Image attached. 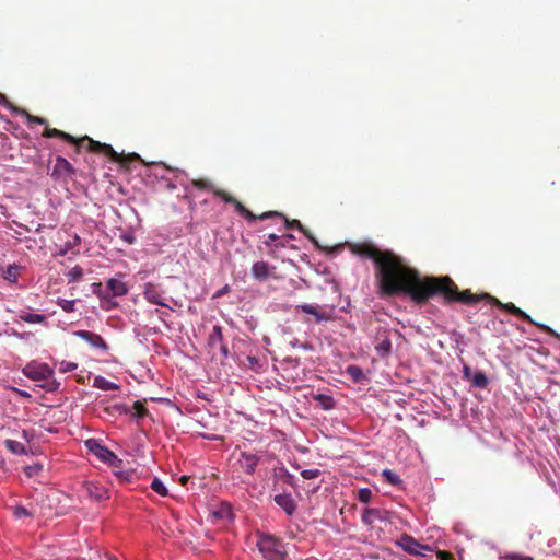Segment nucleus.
Segmentation results:
<instances>
[{"mask_svg":"<svg viewBox=\"0 0 560 560\" xmlns=\"http://www.w3.org/2000/svg\"><path fill=\"white\" fill-rule=\"evenodd\" d=\"M78 368V364L74 363V362H70V361H65L62 360L60 363H59V371L61 373H67V372H71L73 370H75Z\"/></svg>","mask_w":560,"mask_h":560,"instance_id":"obj_40","label":"nucleus"},{"mask_svg":"<svg viewBox=\"0 0 560 560\" xmlns=\"http://www.w3.org/2000/svg\"><path fill=\"white\" fill-rule=\"evenodd\" d=\"M57 304L67 313L75 311V300L58 299Z\"/></svg>","mask_w":560,"mask_h":560,"instance_id":"obj_33","label":"nucleus"},{"mask_svg":"<svg viewBox=\"0 0 560 560\" xmlns=\"http://www.w3.org/2000/svg\"><path fill=\"white\" fill-rule=\"evenodd\" d=\"M191 185L200 190H210L215 197L221 198L226 203L233 205L237 213L244 217L248 222L256 221V214L248 210L241 201H238L230 192L223 189L215 188L211 180L207 178L194 179L191 182Z\"/></svg>","mask_w":560,"mask_h":560,"instance_id":"obj_4","label":"nucleus"},{"mask_svg":"<svg viewBox=\"0 0 560 560\" xmlns=\"http://www.w3.org/2000/svg\"><path fill=\"white\" fill-rule=\"evenodd\" d=\"M240 465L242 469L248 474L253 475L255 472V469L259 463V457L255 454L243 452L240 456Z\"/></svg>","mask_w":560,"mask_h":560,"instance_id":"obj_17","label":"nucleus"},{"mask_svg":"<svg viewBox=\"0 0 560 560\" xmlns=\"http://www.w3.org/2000/svg\"><path fill=\"white\" fill-rule=\"evenodd\" d=\"M396 545L412 556H425L424 551H431L429 546L420 544L408 534L401 535V537L396 541Z\"/></svg>","mask_w":560,"mask_h":560,"instance_id":"obj_9","label":"nucleus"},{"mask_svg":"<svg viewBox=\"0 0 560 560\" xmlns=\"http://www.w3.org/2000/svg\"><path fill=\"white\" fill-rule=\"evenodd\" d=\"M43 137L45 138H59L68 143L75 144V153H79L83 143L88 142L86 150L94 153H103L107 155L113 162L120 163L122 165H127L131 160H139L140 156L137 153H132L129 155H124L116 152L110 144L103 143L96 140H93L89 136H84L82 138H75L70 133H67L57 128H46L43 132Z\"/></svg>","mask_w":560,"mask_h":560,"instance_id":"obj_3","label":"nucleus"},{"mask_svg":"<svg viewBox=\"0 0 560 560\" xmlns=\"http://www.w3.org/2000/svg\"><path fill=\"white\" fill-rule=\"evenodd\" d=\"M59 384L56 383L55 381L44 385V387L49 390V392H52V390H56L58 388Z\"/></svg>","mask_w":560,"mask_h":560,"instance_id":"obj_48","label":"nucleus"},{"mask_svg":"<svg viewBox=\"0 0 560 560\" xmlns=\"http://www.w3.org/2000/svg\"><path fill=\"white\" fill-rule=\"evenodd\" d=\"M211 516L214 520H219L222 522H229L233 517L232 509L229 504L223 503L211 513Z\"/></svg>","mask_w":560,"mask_h":560,"instance_id":"obj_20","label":"nucleus"},{"mask_svg":"<svg viewBox=\"0 0 560 560\" xmlns=\"http://www.w3.org/2000/svg\"><path fill=\"white\" fill-rule=\"evenodd\" d=\"M14 113L25 116L27 121L31 124H38V125H46V126L48 124L45 118L39 117V116H34V115L30 114L27 110L20 108V107L14 108Z\"/></svg>","mask_w":560,"mask_h":560,"instance_id":"obj_27","label":"nucleus"},{"mask_svg":"<svg viewBox=\"0 0 560 560\" xmlns=\"http://www.w3.org/2000/svg\"><path fill=\"white\" fill-rule=\"evenodd\" d=\"M434 296H441L443 301L447 304L457 302L466 305H471L480 301H486L492 305L500 307L501 310L511 313L512 315L518 318H522L523 320L528 322L529 324L539 327L541 330L550 335H553V330L550 327L536 323L527 313H525L523 310L517 307L512 302L503 303L499 299L489 293L475 294L470 290L459 291L456 283L448 276L438 278L434 290L432 292V298Z\"/></svg>","mask_w":560,"mask_h":560,"instance_id":"obj_2","label":"nucleus"},{"mask_svg":"<svg viewBox=\"0 0 560 560\" xmlns=\"http://www.w3.org/2000/svg\"><path fill=\"white\" fill-rule=\"evenodd\" d=\"M298 311H301L305 314H310L314 316L315 323L319 324L323 322H329L334 318V307H330L327 310L326 307H323L320 305H313V304H302L296 306Z\"/></svg>","mask_w":560,"mask_h":560,"instance_id":"obj_10","label":"nucleus"},{"mask_svg":"<svg viewBox=\"0 0 560 560\" xmlns=\"http://www.w3.org/2000/svg\"><path fill=\"white\" fill-rule=\"evenodd\" d=\"M50 175L56 179L67 183L68 180L73 179L77 175V170L66 158L57 155Z\"/></svg>","mask_w":560,"mask_h":560,"instance_id":"obj_8","label":"nucleus"},{"mask_svg":"<svg viewBox=\"0 0 560 560\" xmlns=\"http://www.w3.org/2000/svg\"><path fill=\"white\" fill-rule=\"evenodd\" d=\"M21 319L30 324H42L46 322V317L42 314L26 313L21 315Z\"/></svg>","mask_w":560,"mask_h":560,"instance_id":"obj_30","label":"nucleus"},{"mask_svg":"<svg viewBox=\"0 0 560 560\" xmlns=\"http://www.w3.org/2000/svg\"><path fill=\"white\" fill-rule=\"evenodd\" d=\"M278 240H279V236L277 234L270 233V234H268L267 240L265 241V244L269 247L275 246L277 248V247H279V245L275 244V243Z\"/></svg>","mask_w":560,"mask_h":560,"instance_id":"obj_44","label":"nucleus"},{"mask_svg":"<svg viewBox=\"0 0 560 560\" xmlns=\"http://www.w3.org/2000/svg\"><path fill=\"white\" fill-rule=\"evenodd\" d=\"M472 386L477 388H486L489 384L487 375L482 371H477L470 378Z\"/></svg>","mask_w":560,"mask_h":560,"instance_id":"obj_28","label":"nucleus"},{"mask_svg":"<svg viewBox=\"0 0 560 560\" xmlns=\"http://www.w3.org/2000/svg\"><path fill=\"white\" fill-rule=\"evenodd\" d=\"M316 401L319 402V405L325 410H330L335 407V400L331 396L325 395V394H318L314 397Z\"/></svg>","mask_w":560,"mask_h":560,"instance_id":"obj_29","label":"nucleus"},{"mask_svg":"<svg viewBox=\"0 0 560 560\" xmlns=\"http://www.w3.org/2000/svg\"><path fill=\"white\" fill-rule=\"evenodd\" d=\"M14 516L18 518L31 517L32 513L24 506H16L14 510Z\"/></svg>","mask_w":560,"mask_h":560,"instance_id":"obj_42","label":"nucleus"},{"mask_svg":"<svg viewBox=\"0 0 560 560\" xmlns=\"http://www.w3.org/2000/svg\"><path fill=\"white\" fill-rule=\"evenodd\" d=\"M23 373L33 381H47L52 376L54 371L45 363H28L23 369Z\"/></svg>","mask_w":560,"mask_h":560,"instance_id":"obj_11","label":"nucleus"},{"mask_svg":"<svg viewBox=\"0 0 560 560\" xmlns=\"http://www.w3.org/2000/svg\"><path fill=\"white\" fill-rule=\"evenodd\" d=\"M151 489L162 497H166L168 494L167 488L159 478L153 479L151 482Z\"/></svg>","mask_w":560,"mask_h":560,"instance_id":"obj_32","label":"nucleus"},{"mask_svg":"<svg viewBox=\"0 0 560 560\" xmlns=\"http://www.w3.org/2000/svg\"><path fill=\"white\" fill-rule=\"evenodd\" d=\"M273 269L275 267H271L268 262L260 260L253 265L252 275L258 281H266Z\"/></svg>","mask_w":560,"mask_h":560,"instance_id":"obj_16","label":"nucleus"},{"mask_svg":"<svg viewBox=\"0 0 560 560\" xmlns=\"http://www.w3.org/2000/svg\"><path fill=\"white\" fill-rule=\"evenodd\" d=\"M93 386L102 390H115L119 388L117 384L106 380L101 375L94 377Z\"/></svg>","mask_w":560,"mask_h":560,"instance_id":"obj_24","label":"nucleus"},{"mask_svg":"<svg viewBox=\"0 0 560 560\" xmlns=\"http://www.w3.org/2000/svg\"><path fill=\"white\" fill-rule=\"evenodd\" d=\"M164 291L159 284L148 282L144 284L143 295L145 300L152 304L167 307L163 299Z\"/></svg>","mask_w":560,"mask_h":560,"instance_id":"obj_12","label":"nucleus"},{"mask_svg":"<svg viewBox=\"0 0 560 560\" xmlns=\"http://www.w3.org/2000/svg\"><path fill=\"white\" fill-rule=\"evenodd\" d=\"M93 292L100 298L102 301V307L109 310L110 307H114L117 305V303L112 302V300L108 298V294L102 290V283H93Z\"/></svg>","mask_w":560,"mask_h":560,"instance_id":"obj_21","label":"nucleus"},{"mask_svg":"<svg viewBox=\"0 0 560 560\" xmlns=\"http://www.w3.org/2000/svg\"><path fill=\"white\" fill-rule=\"evenodd\" d=\"M83 276V269L80 266H74L67 273V278L69 282L79 281Z\"/></svg>","mask_w":560,"mask_h":560,"instance_id":"obj_34","label":"nucleus"},{"mask_svg":"<svg viewBox=\"0 0 560 560\" xmlns=\"http://www.w3.org/2000/svg\"><path fill=\"white\" fill-rule=\"evenodd\" d=\"M188 480H189V477L185 476V475L179 478V482L182 486H186Z\"/></svg>","mask_w":560,"mask_h":560,"instance_id":"obj_51","label":"nucleus"},{"mask_svg":"<svg viewBox=\"0 0 560 560\" xmlns=\"http://www.w3.org/2000/svg\"><path fill=\"white\" fill-rule=\"evenodd\" d=\"M357 498L361 503H369L372 498V491L369 488H361L357 493Z\"/></svg>","mask_w":560,"mask_h":560,"instance_id":"obj_37","label":"nucleus"},{"mask_svg":"<svg viewBox=\"0 0 560 560\" xmlns=\"http://www.w3.org/2000/svg\"><path fill=\"white\" fill-rule=\"evenodd\" d=\"M320 475V470L319 469H304L301 471V476L304 478V479H314V478H317L318 476Z\"/></svg>","mask_w":560,"mask_h":560,"instance_id":"obj_41","label":"nucleus"},{"mask_svg":"<svg viewBox=\"0 0 560 560\" xmlns=\"http://www.w3.org/2000/svg\"><path fill=\"white\" fill-rule=\"evenodd\" d=\"M438 558L439 560H455L454 555L448 551H439Z\"/></svg>","mask_w":560,"mask_h":560,"instance_id":"obj_45","label":"nucleus"},{"mask_svg":"<svg viewBox=\"0 0 560 560\" xmlns=\"http://www.w3.org/2000/svg\"><path fill=\"white\" fill-rule=\"evenodd\" d=\"M20 270H21V267L16 264H12V265H9L4 270H3V278L11 282V283H16L18 280H19V277H20Z\"/></svg>","mask_w":560,"mask_h":560,"instance_id":"obj_23","label":"nucleus"},{"mask_svg":"<svg viewBox=\"0 0 560 560\" xmlns=\"http://www.w3.org/2000/svg\"><path fill=\"white\" fill-rule=\"evenodd\" d=\"M220 350H221V353L224 358H226L229 355V348L224 343H221L220 345Z\"/></svg>","mask_w":560,"mask_h":560,"instance_id":"obj_50","label":"nucleus"},{"mask_svg":"<svg viewBox=\"0 0 560 560\" xmlns=\"http://www.w3.org/2000/svg\"><path fill=\"white\" fill-rule=\"evenodd\" d=\"M259 552L266 560H284L282 542L271 535H261L257 541Z\"/></svg>","mask_w":560,"mask_h":560,"instance_id":"obj_5","label":"nucleus"},{"mask_svg":"<svg viewBox=\"0 0 560 560\" xmlns=\"http://www.w3.org/2000/svg\"><path fill=\"white\" fill-rule=\"evenodd\" d=\"M270 218H279V219L283 220L284 228L287 230H290V229L300 230L317 248L320 247L317 240L314 237V235L306 228H304L302 225V223L296 219L289 220L282 213L277 212V211H267L259 215H256V220H267Z\"/></svg>","mask_w":560,"mask_h":560,"instance_id":"obj_7","label":"nucleus"},{"mask_svg":"<svg viewBox=\"0 0 560 560\" xmlns=\"http://www.w3.org/2000/svg\"><path fill=\"white\" fill-rule=\"evenodd\" d=\"M463 374H464V377L466 380L470 381V378H471V370H470L469 366H464Z\"/></svg>","mask_w":560,"mask_h":560,"instance_id":"obj_49","label":"nucleus"},{"mask_svg":"<svg viewBox=\"0 0 560 560\" xmlns=\"http://www.w3.org/2000/svg\"><path fill=\"white\" fill-rule=\"evenodd\" d=\"M351 250L375 264V278L382 296L408 295L415 303L424 304L432 299L439 277L422 278L418 270L405 264L390 250H381L371 243H357Z\"/></svg>","mask_w":560,"mask_h":560,"instance_id":"obj_1","label":"nucleus"},{"mask_svg":"<svg viewBox=\"0 0 560 560\" xmlns=\"http://www.w3.org/2000/svg\"><path fill=\"white\" fill-rule=\"evenodd\" d=\"M376 520H383V513L378 509H365L362 514V522L372 525Z\"/></svg>","mask_w":560,"mask_h":560,"instance_id":"obj_22","label":"nucleus"},{"mask_svg":"<svg viewBox=\"0 0 560 560\" xmlns=\"http://www.w3.org/2000/svg\"><path fill=\"white\" fill-rule=\"evenodd\" d=\"M43 466L40 464H33V465H27L24 467V472L27 477H34L36 476L40 470H42Z\"/></svg>","mask_w":560,"mask_h":560,"instance_id":"obj_38","label":"nucleus"},{"mask_svg":"<svg viewBox=\"0 0 560 560\" xmlns=\"http://www.w3.org/2000/svg\"><path fill=\"white\" fill-rule=\"evenodd\" d=\"M108 560H115V559H113V558H108Z\"/></svg>","mask_w":560,"mask_h":560,"instance_id":"obj_52","label":"nucleus"},{"mask_svg":"<svg viewBox=\"0 0 560 560\" xmlns=\"http://www.w3.org/2000/svg\"><path fill=\"white\" fill-rule=\"evenodd\" d=\"M106 289L112 296H124L128 293L127 284L118 278L108 279L106 282Z\"/></svg>","mask_w":560,"mask_h":560,"instance_id":"obj_19","label":"nucleus"},{"mask_svg":"<svg viewBox=\"0 0 560 560\" xmlns=\"http://www.w3.org/2000/svg\"><path fill=\"white\" fill-rule=\"evenodd\" d=\"M85 446L89 452L93 453L98 459L107 463L113 468H120L122 460L119 459L115 453L104 446L98 440L89 439L85 441Z\"/></svg>","mask_w":560,"mask_h":560,"instance_id":"obj_6","label":"nucleus"},{"mask_svg":"<svg viewBox=\"0 0 560 560\" xmlns=\"http://www.w3.org/2000/svg\"><path fill=\"white\" fill-rule=\"evenodd\" d=\"M0 104H3L4 106H7L8 108H10L13 112H14V108H18L16 106L12 105L8 101L7 96L4 94H2V93H0Z\"/></svg>","mask_w":560,"mask_h":560,"instance_id":"obj_46","label":"nucleus"},{"mask_svg":"<svg viewBox=\"0 0 560 560\" xmlns=\"http://www.w3.org/2000/svg\"><path fill=\"white\" fill-rule=\"evenodd\" d=\"M382 475L385 480L393 486H399L402 482L400 477L390 469H384Z\"/></svg>","mask_w":560,"mask_h":560,"instance_id":"obj_31","label":"nucleus"},{"mask_svg":"<svg viewBox=\"0 0 560 560\" xmlns=\"http://www.w3.org/2000/svg\"><path fill=\"white\" fill-rule=\"evenodd\" d=\"M132 410V415L137 418H143L148 412L145 406L139 400L133 402Z\"/></svg>","mask_w":560,"mask_h":560,"instance_id":"obj_36","label":"nucleus"},{"mask_svg":"<svg viewBox=\"0 0 560 560\" xmlns=\"http://www.w3.org/2000/svg\"><path fill=\"white\" fill-rule=\"evenodd\" d=\"M273 500L288 515H292L296 510V503L290 493L277 494Z\"/></svg>","mask_w":560,"mask_h":560,"instance_id":"obj_18","label":"nucleus"},{"mask_svg":"<svg viewBox=\"0 0 560 560\" xmlns=\"http://www.w3.org/2000/svg\"><path fill=\"white\" fill-rule=\"evenodd\" d=\"M375 351L381 358H387L392 352V341L387 330L377 332Z\"/></svg>","mask_w":560,"mask_h":560,"instance_id":"obj_14","label":"nucleus"},{"mask_svg":"<svg viewBox=\"0 0 560 560\" xmlns=\"http://www.w3.org/2000/svg\"><path fill=\"white\" fill-rule=\"evenodd\" d=\"M86 494L94 501L101 502L108 499L107 489L98 482L86 481L83 485Z\"/></svg>","mask_w":560,"mask_h":560,"instance_id":"obj_13","label":"nucleus"},{"mask_svg":"<svg viewBox=\"0 0 560 560\" xmlns=\"http://www.w3.org/2000/svg\"><path fill=\"white\" fill-rule=\"evenodd\" d=\"M75 336L83 339L88 343H90L94 348H98L102 350H107L108 346L105 340L97 334H94L89 330H78L74 332Z\"/></svg>","mask_w":560,"mask_h":560,"instance_id":"obj_15","label":"nucleus"},{"mask_svg":"<svg viewBox=\"0 0 560 560\" xmlns=\"http://www.w3.org/2000/svg\"><path fill=\"white\" fill-rule=\"evenodd\" d=\"M509 559L511 560H533L532 557H528V556H522L520 553H511L508 556Z\"/></svg>","mask_w":560,"mask_h":560,"instance_id":"obj_47","label":"nucleus"},{"mask_svg":"<svg viewBox=\"0 0 560 560\" xmlns=\"http://www.w3.org/2000/svg\"><path fill=\"white\" fill-rule=\"evenodd\" d=\"M81 242V238L75 234L71 241H68L66 244H65V248H62L60 250V255H65L68 250H70L71 248H73L74 246H78Z\"/></svg>","mask_w":560,"mask_h":560,"instance_id":"obj_39","label":"nucleus"},{"mask_svg":"<svg viewBox=\"0 0 560 560\" xmlns=\"http://www.w3.org/2000/svg\"><path fill=\"white\" fill-rule=\"evenodd\" d=\"M348 374L352 377L353 381L359 382L363 378V372L360 366L349 365L347 368Z\"/></svg>","mask_w":560,"mask_h":560,"instance_id":"obj_35","label":"nucleus"},{"mask_svg":"<svg viewBox=\"0 0 560 560\" xmlns=\"http://www.w3.org/2000/svg\"><path fill=\"white\" fill-rule=\"evenodd\" d=\"M4 445L12 454H15V455H26L27 454L26 447L21 442L8 439L4 441Z\"/></svg>","mask_w":560,"mask_h":560,"instance_id":"obj_25","label":"nucleus"},{"mask_svg":"<svg viewBox=\"0 0 560 560\" xmlns=\"http://www.w3.org/2000/svg\"><path fill=\"white\" fill-rule=\"evenodd\" d=\"M115 475L121 482H129L132 478V474L124 470H115Z\"/></svg>","mask_w":560,"mask_h":560,"instance_id":"obj_43","label":"nucleus"},{"mask_svg":"<svg viewBox=\"0 0 560 560\" xmlns=\"http://www.w3.org/2000/svg\"><path fill=\"white\" fill-rule=\"evenodd\" d=\"M208 342L211 347L220 346L223 343V335H222V328L219 325H215L212 328V331L209 335Z\"/></svg>","mask_w":560,"mask_h":560,"instance_id":"obj_26","label":"nucleus"}]
</instances>
